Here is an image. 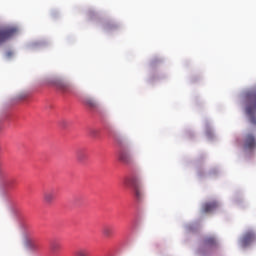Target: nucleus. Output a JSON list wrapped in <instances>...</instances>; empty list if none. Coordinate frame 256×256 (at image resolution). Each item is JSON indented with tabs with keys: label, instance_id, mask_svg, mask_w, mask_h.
Returning <instances> with one entry per match:
<instances>
[{
	"label": "nucleus",
	"instance_id": "15",
	"mask_svg": "<svg viewBox=\"0 0 256 256\" xmlns=\"http://www.w3.org/2000/svg\"><path fill=\"white\" fill-rule=\"evenodd\" d=\"M76 256H89L90 255V252H89V249L87 248H80L76 253H75Z\"/></svg>",
	"mask_w": 256,
	"mask_h": 256
},
{
	"label": "nucleus",
	"instance_id": "11",
	"mask_svg": "<svg viewBox=\"0 0 256 256\" xmlns=\"http://www.w3.org/2000/svg\"><path fill=\"white\" fill-rule=\"evenodd\" d=\"M76 159L78 163H83L87 160V151L80 149L76 152Z\"/></svg>",
	"mask_w": 256,
	"mask_h": 256
},
{
	"label": "nucleus",
	"instance_id": "6",
	"mask_svg": "<svg viewBox=\"0 0 256 256\" xmlns=\"http://www.w3.org/2000/svg\"><path fill=\"white\" fill-rule=\"evenodd\" d=\"M54 85L56 89L62 91L63 93H69V91H71V84H69V82H65V80L56 79L54 81Z\"/></svg>",
	"mask_w": 256,
	"mask_h": 256
},
{
	"label": "nucleus",
	"instance_id": "16",
	"mask_svg": "<svg viewBox=\"0 0 256 256\" xmlns=\"http://www.w3.org/2000/svg\"><path fill=\"white\" fill-rule=\"evenodd\" d=\"M7 175V171L5 170V166L3 165V161L0 160V179H5Z\"/></svg>",
	"mask_w": 256,
	"mask_h": 256
},
{
	"label": "nucleus",
	"instance_id": "7",
	"mask_svg": "<svg viewBox=\"0 0 256 256\" xmlns=\"http://www.w3.org/2000/svg\"><path fill=\"white\" fill-rule=\"evenodd\" d=\"M55 190H46L43 192V201L46 205H51L55 201Z\"/></svg>",
	"mask_w": 256,
	"mask_h": 256
},
{
	"label": "nucleus",
	"instance_id": "4",
	"mask_svg": "<svg viewBox=\"0 0 256 256\" xmlns=\"http://www.w3.org/2000/svg\"><path fill=\"white\" fill-rule=\"evenodd\" d=\"M118 159L121 161V163H124V165H133V163H135V158L133 157L131 151L125 149H122L119 152Z\"/></svg>",
	"mask_w": 256,
	"mask_h": 256
},
{
	"label": "nucleus",
	"instance_id": "2",
	"mask_svg": "<svg viewBox=\"0 0 256 256\" xmlns=\"http://www.w3.org/2000/svg\"><path fill=\"white\" fill-rule=\"evenodd\" d=\"M17 33V28L11 26L0 27V45L9 41Z\"/></svg>",
	"mask_w": 256,
	"mask_h": 256
},
{
	"label": "nucleus",
	"instance_id": "9",
	"mask_svg": "<svg viewBox=\"0 0 256 256\" xmlns=\"http://www.w3.org/2000/svg\"><path fill=\"white\" fill-rule=\"evenodd\" d=\"M219 207V204L217 202H209L205 203L202 206L203 213H211V211H215Z\"/></svg>",
	"mask_w": 256,
	"mask_h": 256
},
{
	"label": "nucleus",
	"instance_id": "14",
	"mask_svg": "<svg viewBox=\"0 0 256 256\" xmlns=\"http://www.w3.org/2000/svg\"><path fill=\"white\" fill-rule=\"evenodd\" d=\"M28 247H30V249H33L34 251H37V249H39V244L35 239H30L28 240Z\"/></svg>",
	"mask_w": 256,
	"mask_h": 256
},
{
	"label": "nucleus",
	"instance_id": "8",
	"mask_svg": "<svg viewBox=\"0 0 256 256\" xmlns=\"http://www.w3.org/2000/svg\"><path fill=\"white\" fill-rule=\"evenodd\" d=\"M83 103L86 105V107H89V109H99V103H97V100L91 97L84 98Z\"/></svg>",
	"mask_w": 256,
	"mask_h": 256
},
{
	"label": "nucleus",
	"instance_id": "5",
	"mask_svg": "<svg viewBox=\"0 0 256 256\" xmlns=\"http://www.w3.org/2000/svg\"><path fill=\"white\" fill-rule=\"evenodd\" d=\"M256 239V234L254 231H248L244 234V236L241 239V246L242 247H248V245H251L253 241Z\"/></svg>",
	"mask_w": 256,
	"mask_h": 256
},
{
	"label": "nucleus",
	"instance_id": "12",
	"mask_svg": "<svg viewBox=\"0 0 256 256\" xmlns=\"http://www.w3.org/2000/svg\"><path fill=\"white\" fill-rule=\"evenodd\" d=\"M204 245L206 247H215L217 245V238H215L214 236H207L204 239Z\"/></svg>",
	"mask_w": 256,
	"mask_h": 256
},
{
	"label": "nucleus",
	"instance_id": "10",
	"mask_svg": "<svg viewBox=\"0 0 256 256\" xmlns=\"http://www.w3.org/2000/svg\"><path fill=\"white\" fill-rule=\"evenodd\" d=\"M255 145H256L255 136L249 134V135L246 137V141H245V147H246V149H254Z\"/></svg>",
	"mask_w": 256,
	"mask_h": 256
},
{
	"label": "nucleus",
	"instance_id": "17",
	"mask_svg": "<svg viewBox=\"0 0 256 256\" xmlns=\"http://www.w3.org/2000/svg\"><path fill=\"white\" fill-rule=\"evenodd\" d=\"M11 181H6L5 183H4V186L7 188V189H11Z\"/></svg>",
	"mask_w": 256,
	"mask_h": 256
},
{
	"label": "nucleus",
	"instance_id": "3",
	"mask_svg": "<svg viewBox=\"0 0 256 256\" xmlns=\"http://www.w3.org/2000/svg\"><path fill=\"white\" fill-rule=\"evenodd\" d=\"M255 113H256V93L250 97V100L246 106V115L250 117V121L251 123H254V125H256Z\"/></svg>",
	"mask_w": 256,
	"mask_h": 256
},
{
	"label": "nucleus",
	"instance_id": "1",
	"mask_svg": "<svg viewBox=\"0 0 256 256\" xmlns=\"http://www.w3.org/2000/svg\"><path fill=\"white\" fill-rule=\"evenodd\" d=\"M126 185H131L132 189H134L135 197L138 201L143 199V181L138 176H132L131 178H126L124 180Z\"/></svg>",
	"mask_w": 256,
	"mask_h": 256
},
{
	"label": "nucleus",
	"instance_id": "13",
	"mask_svg": "<svg viewBox=\"0 0 256 256\" xmlns=\"http://www.w3.org/2000/svg\"><path fill=\"white\" fill-rule=\"evenodd\" d=\"M102 235L107 238L111 237L113 235V227H111L110 225L103 226Z\"/></svg>",
	"mask_w": 256,
	"mask_h": 256
}]
</instances>
